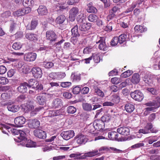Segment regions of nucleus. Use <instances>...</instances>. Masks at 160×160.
<instances>
[{
  "instance_id": "473e14b6",
  "label": "nucleus",
  "mask_w": 160,
  "mask_h": 160,
  "mask_svg": "<svg viewBox=\"0 0 160 160\" xmlns=\"http://www.w3.org/2000/svg\"><path fill=\"white\" fill-rule=\"evenodd\" d=\"M66 19L65 16L63 15H61L58 16L56 19V22L58 24L63 23Z\"/></svg>"
},
{
  "instance_id": "e2e57ef3",
  "label": "nucleus",
  "mask_w": 160,
  "mask_h": 160,
  "mask_svg": "<svg viewBox=\"0 0 160 160\" xmlns=\"http://www.w3.org/2000/svg\"><path fill=\"white\" fill-rule=\"evenodd\" d=\"M11 15V13L10 11H6L1 14V17L3 18H7Z\"/></svg>"
},
{
  "instance_id": "a878e982",
  "label": "nucleus",
  "mask_w": 160,
  "mask_h": 160,
  "mask_svg": "<svg viewBox=\"0 0 160 160\" xmlns=\"http://www.w3.org/2000/svg\"><path fill=\"white\" fill-rule=\"evenodd\" d=\"M125 109L128 113L132 112L135 109L133 105L131 103H127L125 106Z\"/></svg>"
},
{
  "instance_id": "0e129e2a",
  "label": "nucleus",
  "mask_w": 160,
  "mask_h": 160,
  "mask_svg": "<svg viewBox=\"0 0 160 160\" xmlns=\"http://www.w3.org/2000/svg\"><path fill=\"white\" fill-rule=\"evenodd\" d=\"M92 51V48L89 47H87L84 48L83 50V53L84 54H88L90 53Z\"/></svg>"
},
{
  "instance_id": "49530a36",
  "label": "nucleus",
  "mask_w": 160,
  "mask_h": 160,
  "mask_svg": "<svg viewBox=\"0 0 160 160\" xmlns=\"http://www.w3.org/2000/svg\"><path fill=\"white\" fill-rule=\"evenodd\" d=\"M26 98L25 95L22 94L18 96L16 99V101L18 102H22Z\"/></svg>"
},
{
  "instance_id": "f03ea898",
  "label": "nucleus",
  "mask_w": 160,
  "mask_h": 160,
  "mask_svg": "<svg viewBox=\"0 0 160 160\" xmlns=\"http://www.w3.org/2000/svg\"><path fill=\"white\" fill-rule=\"evenodd\" d=\"M159 130L156 127H153L152 123H148L143 129H140L138 131L139 133L147 134L150 133L157 132Z\"/></svg>"
},
{
  "instance_id": "dca6fc26",
  "label": "nucleus",
  "mask_w": 160,
  "mask_h": 160,
  "mask_svg": "<svg viewBox=\"0 0 160 160\" xmlns=\"http://www.w3.org/2000/svg\"><path fill=\"white\" fill-rule=\"evenodd\" d=\"M27 83L26 82H24L20 83L19 86L17 88V90L20 93H24L27 92Z\"/></svg>"
},
{
  "instance_id": "b1692460",
  "label": "nucleus",
  "mask_w": 160,
  "mask_h": 160,
  "mask_svg": "<svg viewBox=\"0 0 160 160\" xmlns=\"http://www.w3.org/2000/svg\"><path fill=\"white\" fill-rule=\"evenodd\" d=\"M32 72L33 76L36 78H40V68L39 67H34L32 69Z\"/></svg>"
},
{
  "instance_id": "58836bf2",
  "label": "nucleus",
  "mask_w": 160,
  "mask_h": 160,
  "mask_svg": "<svg viewBox=\"0 0 160 160\" xmlns=\"http://www.w3.org/2000/svg\"><path fill=\"white\" fill-rule=\"evenodd\" d=\"M23 12L22 8H21L16 11L14 12L13 13V15L15 17L22 16L24 15V13Z\"/></svg>"
},
{
  "instance_id": "f8f14e48",
  "label": "nucleus",
  "mask_w": 160,
  "mask_h": 160,
  "mask_svg": "<svg viewBox=\"0 0 160 160\" xmlns=\"http://www.w3.org/2000/svg\"><path fill=\"white\" fill-rule=\"evenodd\" d=\"M37 54L35 53L29 52L25 54L24 55L25 60L28 62L33 61L35 60Z\"/></svg>"
},
{
  "instance_id": "4be33fe9",
  "label": "nucleus",
  "mask_w": 160,
  "mask_h": 160,
  "mask_svg": "<svg viewBox=\"0 0 160 160\" xmlns=\"http://www.w3.org/2000/svg\"><path fill=\"white\" fill-rule=\"evenodd\" d=\"M38 23V21L36 20H32L31 24H28L26 27L27 29L33 30L37 26Z\"/></svg>"
},
{
  "instance_id": "a19ab883",
  "label": "nucleus",
  "mask_w": 160,
  "mask_h": 160,
  "mask_svg": "<svg viewBox=\"0 0 160 160\" xmlns=\"http://www.w3.org/2000/svg\"><path fill=\"white\" fill-rule=\"evenodd\" d=\"M64 3H58L56 5V8L58 10H62L65 9L66 8L64 6Z\"/></svg>"
},
{
  "instance_id": "6e6d98bb",
  "label": "nucleus",
  "mask_w": 160,
  "mask_h": 160,
  "mask_svg": "<svg viewBox=\"0 0 160 160\" xmlns=\"http://www.w3.org/2000/svg\"><path fill=\"white\" fill-rule=\"evenodd\" d=\"M113 24L112 22L109 23L104 28L105 30L107 31L110 32L112 29V27Z\"/></svg>"
},
{
  "instance_id": "72a5a7b5",
  "label": "nucleus",
  "mask_w": 160,
  "mask_h": 160,
  "mask_svg": "<svg viewBox=\"0 0 160 160\" xmlns=\"http://www.w3.org/2000/svg\"><path fill=\"white\" fill-rule=\"evenodd\" d=\"M111 119V116L109 114H106L103 115L101 118V120L105 124V123L108 122Z\"/></svg>"
},
{
  "instance_id": "774afa93",
  "label": "nucleus",
  "mask_w": 160,
  "mask_h": 160,
  "mask_svg": "<svg viewBox=\"0 0 160 160\" xmlns=\"http://www.w3.org/2000/svg\"><path fill=\"white\" fill-rule=\"evenodd\" d=\"M136 7V4L132 3L130 6V7L128 8L126 11L127 13L132 11L134 8Z\"/></svg>"
},
{
  "instance_id": "4468645a",
  "label": "nucleus",
  "mask_w": 160,
  "mask_h": 160,
  "mask_svg": "<svg viewBox=\"0 0 160 160\" xmlns=\"http://www.w3.org/2000/svg\"><path fill=\"white\" fill-rule=\"evenodd\" d=\"M40 124L39 121L36 119L30 120L28 122V127L31 128L39 127Z\"/></svg>"
},
{
  "instance_id": "423d86ee",
  "label": "nucleus",
  "mask_w": 160,
  "mask_h": 160,
  "mask_svg": "<svg viewBox=\"0 0 160 160\" xmlns=\"http://www.w3.org/2000/svg\"><path fill=\"white\" fill-rule=\"evenodd\" d=\"M82 19L79 22V30L81 32H86L91 27V23H89L83 22Z\"/></svg>"
},
{
  "instance_id": "a18cd8bd",
  "label": "nucleus",
  "mask_w": 160,
  "mask_h": 160,
  "mask_svg": "<svg viewBox=\"0 0 160 160\" xmlns=\"http://www.w3.org/2000/svg\"><path fill=\"white\" fill-rule=\"evenodd\" d=\"M48 12V10L46 7L44 6H41V15H46Z\"/></svg>"
},
{
  "instance_id": "69168bd1",
  "label": "nucleus",
  "mask_w": 160,
  "mask_h": 160,
  "mask_svg": "<svg viewBox=\"0 0 160 160\" xmlns=\"http://www.w3.org/2000/svg\"><path fill=\"white\" fill-rule=\"evenodd\" d=\"M110 149L112 150V152L114 153H119L124 152V151L122 150L113 147H110Z\"/></svg>"
},
{
  "instance_id": "338daca9",
  "label": "nucleus",
  "mask_w": 160,
  "mask_h": 160,
  "mask_svg": "<svg viewBox=\"0 0 160 160\" xmlns=\"http://www.w3.org/2000/svg\"><path fill=\"white\" fill-rule=\"evenodd\" d=\"M7 71L6 68L3 65L0 66V74H4Z\"/></svg>"
},
{
  "instance_id": "1a4fd4ad",
  "label": "nucleus",
  "mask_w": 160,
  "mask_h": 160,
  "mask_svg": "<svg viewBox=\"0 0 160 160\" xmlns=\"http://www.w3.org/2000/svg\"><path fill=\"white\" fill-rule=\"evenodd\" d=\"M46 37L47 39L51 42L55 41L57 38V36L52 30L48 31L46 33Z\"/></svg>"
},
{
  "instance_id": "c9c22d12",
  "label": "nucleus",
  "mask_w": 160,
  "mask_h": 160,
  "mask_svg": "<svg viewBox=\"0 0 160 160\" xmlns=\"http://www.w3.org/2000/svg\"><path fill=\"white\" fill-rule=\"evenodd\" d=\"M111 102L114 103H118L120 101V98L119 96L116 94H114L111 97Z\"/></svg>"
},
{
  "instance_id": "2eb2a0df",
  "label": "nucleus",
  "mask_w": 160,
  "mask_h": 160,
  "mask_svg": "<svg viewBox=\"0 0 160 160\" xmlns=\"http://www.w3.org/2000/svg\"><path fill=\"white\" fill-rule=\"evenodd\" d=\"M119 43L121 44L127 40H130V34L129 33L126 32L120 35L119 37H118Z\"/></svg>"
},
{
  "instance_id": "6ab92c4d",
  "label": "nucleus",
  "mask_w": 160,
  "mask_h": 160,
  "mask_svg": "<svg viewBox=\"0 0 160 160\" xmlns=\"http://www.w3.org/2000/svg\"><path fill=\"white\" fill-rule=\"evenodd\" d=\"M7 108L8 111L13 112H18L20 108L18 105L13 104H8Z\"/></svg>"
},
{
  "instance_id": "5fc2aeb1",
  "label": "nucleus",
  "mask_w": 160,
  "mask_h": 160,
  "mask_svg": "<svg viewBox=\"0 0 160 160\" xmlns=\"http://www.w3.org/2000/svg\"><path fill=\"white\" fill-rule=\"evenodd\" d=\"M12 48L15 50H19L21 48V45L19 42H15L12 46Z\"/></svg>"
},
{
  "instance_id": "cd10ccee",
  "label": "nucleus",
  "mask_w": 160,
  "mask_h": 160,
  "mask_svg": "<svg viewBox=\"0 0 160 160\" xmlns=\"http://www.w3.org/2000/svg\"><path fill=\"white\" fill-rule=\"evenodd\" d=\"M82 106L84 110L87 111H90L92 110V106L91 104L86 102L83 103Z\"/></svg>"
},
{
  "instance_id": "ddd939ff",
  "label": "nucleus",
  "mask_w": 160,
  "mask_h": 160,
  "mask_svg": "<svg viewBox=\"0 0 160 160\" xmlns=\"http://www.w3.org/2000/svg\"><path fill=\"white\" fill-rule=\"evenodd\" d=\"M78 10L77 8H72L70 11L69 18L71 21H74L75 19V17L77 14Z\"/></svg>"
},
{
  "instance_id": "20e7f679",
  "label": "nucleus",
  "mask_w": 160,
  "mask_h": 160,
  "mask_svg": "<svg viewBox=\"0 0 160 160\" xmlns=\"http://www.w3.org/2000/svg\"><path fill=\"white\" fill-rule=\"evenodd\" d=\"M131 97L136 101L140 102L143 98L142 93L139 90H135L131 93Z\"/></svg>"
},
{
  "instance_id": "680f3d73",
  "label": "nucleus",
  "mask_w": 160,
  "mask_h": 160,
  "mask_svg": "<svg viewBox=\"0 0 160 160\" xmlns=\"http://www.w3.org/2000/svg\"><path fill=\"white\" fill-rule=\"evenodd\" d=\"M78 36H72L71 38V42L74 44L75 45L78 41Z\"/></svg>"
},
{
  "instance_id": "603ef678",
  "label": "nucleus",
  "mask_w": 160,
  "mask_h": 160,
  "mask_svg": "<svg viewBox=\"0 0 160 160\" xmlns=\"http://www.w3.org/2000/svg\"><path fill=\"white\" fill-rule=\"evenodd\" d=\"M43 65L46 68H49L53 66V63L51 62H44Z\"/></svg>"
},
{
  "instance_id": "c85d7f7f",
  "label": "nucleus",
  "mask_w": 160,
  "mask_h": 160,
  "mask_svg": "<svg viewBox=\"0 0 160 160\" xmlns=\"http://www.w3.org/2000/svg\"><path fill=\"white\" fill-rule=\"evenodd\" d=\"M134 30L136 32H142L147 30V28H143L142 26L139 25H136L134 28Z\"/></svg>"
},
{
  "instance_id": "9b49d317",
  "label": "nucleus",
  "mask_w": 160,
  "mask_h": 160,
  "mask_svg": "<svg viewBox=\"0 0 160 160\" xmlns=\"http://www.w3.org/2000/svg\"><path fill=\"white\" fill-rule=\"evenodd\" d=\"M26 122L25 118L23 116H19L16 118L14 120L15 126L17 127H21Z\"/></svg>"
},
{
  "instance_id": "3c124183",
  "label": "nucleus",
  "mask_w": 160,
  "mask_h": 160,
  "mask_svg": "<svg viewBox=\"0 0 160 160\" xmlns=\"http://www.w3.org/2000/svg\"><path fill=\"white\" fill-rule=\"evenodd\" d=\"M81 90L80 86H77L73 88L72 91L73 93L75 94H78Z\"/></svg>"
},
{
  "instance_id": "9d476101",
  "label": "nucleus",
  "mask_w": 160,
  "mask_h": 160,
  "mask_svg": "<svg viewBox=\"0 0 160 160\" xmlns=\"http://www.w3.org/2000/svg\"><path fill=\"white\" fill-rule=\"evenodd\" d=\"M146 105L147 106H154L157 108L160 107V98L157 97L152 102H150L146 103Z\"/></svg>"
},
{
  "instance_id": "bf43d9fd",
  "label": "nucleus",
  "mask_w": 160,
  "mask_h": 160,
  "mask_svg": "<svg viewBox=\"0 0 160 160\" xmlns=\"http://www.w3.org/2000/svg\"><path fill=\"white\" fill-rule=\"evenodd\" d=\"M16 26V23L14 21H12L11 22L10 25V32H12L15 29Z\"/></svg>"
},
{
  "instance_id": "a211bd4d",
  "label": "nucleus",
  "mask_w": 160,
  "mask_h": 160,
  "mask_svg": "<svg viewBox=\"0 0 160 160\" xmlns=\"http://www.w3.org/2000/svg\"><path fill=\"white\" fill-rule=\"evenodd\" d=\"M62 105V101L59 98H56L53 101L52 106L54 108H60Z\"/></svg>"
},
{
  "instance_id": "4d7b16f0",
  "label": "nucleus",
  "mask_w": 160,
  "mask_h": 160,
  "mask_svg": "<svg viewBox=\"0 0 160 160\" xmlns=\"http://www.w3.org/2000/svg\"><path fill=\"white\" fill-rule=\"evenodd\" d=\"M8 82V79L4 77H0V84H5Z\"/></svg>"
},
{
  "instance_id": "7c9ffc66",
  "label": "nucleus",
  "mask_w": 160,
  "mask_h": 160,
  "mask_svg": "<svg viewBox=\"0 0 160 160\" xmlns=\"http://www.w3.org/2000/svg\"><path fill=\"white\" fill-rule=\"evenodd\" d=\"M78 27L77 25H75L71 29L72 35V36H79L80 34L78 32Z\"/></svg>"
},
{
  "instance_id": "864d4df0",
  "label": "nucleus",
  "mask_w": 160,
  "mask_h": 160,
  "mask_svg": "<svg viewBox=\"0 0 160 160\" xmlns=\"http://www.w3.org/2000/svg\"><path fill=\"white\" fill-rule=\"evenodd\" d=\"M87 11L89 13H95L97 12V9L93 6H91L88 7Z\"/></svg>"
},
{
  "instance_id": "09e8293b",
  "label": "nucleus",
  "mask_w": 160,
  "mask_h": 160,
  "mask_svg": "<svg viewBox=\"0 0 160 160\" xmlns=\"http://www.w3.org/2000/svg\"><path fill=\"white\" fill-rule=\"evenodd\" d=\"M57 77L56 79H60L64 78L66 76V74L64 72H57Z\"/></svg>"
},
{
  "instance_id": "412c9836",
  "label": "nucleus",
  "mask_w": 160,
  "mask_h": 160,
  "mask_svg": "<svg viewBox=\"0 0 160 160\" xmlns=\"http://www.w3.org/2000/svg\"><path fill=\"white\" fill-rule=\"evenodd\" d=\"M98 151L95 150L91 152H89L84 154L83 155H82L79 157L80 159H84L87 157H92L94 156L97 154Z\"/></svg>"
},
{
  "instance_id": "052dcab7",
  "label": "nucleus",
  "mask_w": 160,
  "mask_h": 160,
  "mask_svg": "<svg viewBox=\"0 0 160 160\" xmlns=\"http://www.w3.org/2000/svg\"><path fill=\"white\" fill-rule=\"evenodd\" d=\"M35 81V80H34L33 79H31L28 81L27 83V87L28 88H30L31 87L34 85V82Z\"/></svg>"
},
{
  "instance_id": "8fccbe9b",
  "label": "nucleus",
  "mask_w": 160,
  "mask_h": 160,
  "mask_svg": "<svg viewBox=\"0 0 160 160\" xmlns=\"http://www.w3.org/2000/svg\"><path fill=\"white\" fill-rule=\"evenodd\" d=\"M11 87L10 86H2L0 87V91L6 92L10 90Z\"/></svg>"
},
{
  "instance_id": "ea45409f",
  "label": "nucleus",
  "mask_w": 160,
  "mask_h": 160,
  "mask_svg": "<svg viewBox=\"0 0 160 160\" xmlns=\"http://www.w3.org/2000/svg\"><path fill=\"white\" fill-rule=\"evenodd\" d=\"M76 111V109L74 107L72 106H68L67 108V112L69 114H73Z\"/></svg>"
},
{
  "instance_id": "f257e3e1",
  "label": "nucleus",
  "mask_w": 160,
  "mask_h": 160,
  "mask_svg": "<svg viewBox=\"0 0 160 160\" xmlns=\"http://www.w3.org/2000/svg\"><path fill=\"white\" fill-rule=\"evenodd\" d=\"M10 131L14 135H19L17 137L18 139V140H17L16 139H14L15 141L20 142L21 141H27V138L26 137V133L29 132V130L28 129L26 128L22 130H20L16 128H12L11 129Z\"/></svg>"
},
{
  "instance_id": "5701e85b",
  "label": "nucleus",
  "mask_w": 160,
  "mask_h": 160,
  "mask_svg": "<svg viewBox=\"0 0 160 160\" xmlns=\"http://www.w3.org/2000/svg\"><path fill=\"white\" fill-rule=\"evenodd\" d=\"M118 134L116 132L112 131L108 133V137L110 140H116L118 141L119 139L118 138Z\"/></svg>"
},
{
  "instance_id": "6e6552de",
  "label": "nucleus",
  "mask_w": 160,
  "mask_h": 160,
  "mask_svg": "<svg viewBox=\"0 0 160 160\" xmlns=\"http://www.w3.org/2000/svg\"><path fill=\"white\" fill-rule=\"evenodd\" d=\"M75 133L73 130L62 132L61 136L65 140H68L74 136Z\"/></svg>"
},
{
  "instance_id": "7ed1b4c3",
  "label": "nucleus",
  "mask_w": 160,
  "mask_h": 160,
  "mask_svg": "<svg viewBox=\"0 0 160 160\" xmlns=\"http://www.w3.org/2000/svg\"><path fill=\"white\" fill-rule=\"evenodd\" d=\"M120 8L118 6L113 7L109 10V14L107 17V20L109 21L110 20L114 18L116 15V13L120 12Z\"/></svg>"
},
{
  "instance_id": "de8ad7c7",
  "label": "nucleus",
  "mask_w": 160,
  "mask_h": 160,
  "mask_svg": "<svg viewBox=\"0 0 160 160\" xmlns=\"http://www.w3.org/2000/svg\"><path fill=\"white\" fill-rule=\"evenodd\" d=\"M111 81L113 84H117L121 82L122 81L120 78L117 77H114L111 79Z\"/></svg>"
},
{
  "instance_id": "39448f33",
  "label": "nucleus",
  "mask_w": 160,
  "mask_h": 160,
  "mask_svg": "<svg viewBox=\"0 0 160 160\" xmlns=\"http://www.w3.org/2000/svg\"><path fill=\"white\" fill-rule=\"evenodd\" d=\"M96 43L98 44V47L99 49L103 51H105L107 50L108 47L106 44L104 37H99L98 40L96 42Z\"/></svg>"
},
{
  "instance_id": "f704fd0d",
  "label": "nucleus",
  "mask_w": 160,
  "mask_h": 160,
  "mask_svg": "<svg viewBox=\"0 0 160 160\" xmlns=\"http://www.w3.org/2000/svg\"><path fill=\"white\" fill-rule=\"evenodd\" d=\"M34 108L33 106L30 102L27 103L26 105H25L24 108V110L25 112H28L32 110Z\"/></svg>"
},
{
  "instance_id": "0eeeda50",
  "label": "nucleus",
  "mask_w": 160,
  "mask_h": 160,
  "mask_svg": "<svg viewBox=\"0 0 160 160\" xmlns=\"http://www.w3.org/2000/svg\"><path fill=\"white\" fill-rule=\"evenodd\" d=\"M105 124L101 120H96L93 123L92 128L98 131L102 129L104 127Z\"/></svg>"
},
{
  "instance_id": "c756f323",
  "label": "nucleus",
  "mask_w": 160,
  "mask_h": 160,
  "mask_svg": "<svg viewBox=\"0 0 160 160\" xmlns=\"http://www.w3.org/2000/svg\"><path fill=\"white\" fill-rule=\"evenodd\" d=\"M26 37L28 39L30 40H37V38L36 35L33 33H27L26 35Z\"/></svg>"
},
{
  "instance_id": "2f4dec72",
  "label": "nucleus",
  "mask_w": 160,
  "mask_h": 160,
  "mask_svg": "<svg viewBox=\"0 0 160 160\" xmlns=\"http://www.w3.org/2000/svg\"><path fill=\"white\" fill-rule=\"evenodd\" d=\"M0 125L1 127H0V128L2 132L4 134H8V133L6 131L9 132V131L8 130L10 129V128L4 124H1Z\"/></svg>"
},
{
  "instance_id": "4c0bfd02",
  "label": "nucleus",
  "mask_w": 160,
  "mask_h": 160,
  "mask_svg": "<svg viewBox=\"0 0 160 160\" xmlns=\"http://www.w3.org/2000/svg\"><path fill=\"white\" fill-rule=\"evenodd\" d=\"M92 57L95 62L98 63L100 62L101 59L98 54L97 53H93L92 54Z\"/></svg>"
},
{
  "instance_id": "13d9d810",
  "label": "nucleus",
  "mask_w": 160,
  "mask_h": 160,
  "mask_svg": "<svg viewBox=\"0 0 160 160\" xmlns=\"http://www.w3.org/2000/svg\"><path fill=\"white\" fill-rule=\"evenodd\" d=\"M119 42L118 37H114L111 42V45L112 46H115Z\"/></svg>"
},
{
  "instance_id": "e433bc0d",
  "label": "nucleus",
  "mask_w": 160,
  "mask_h": 160,
  "mask_svg": "<svg viewBox=\"0 0 160 160\" xmlns=\"http://www.w3.org/2000/svg\"><path fill=\"white\" fill-rule=\"evenodd\" d=\"M88 20L92 22H96L98 19V17L95 14H91L88 17Z\"/></svg>"
},
{
  "instance_id": "f3484780",
  "label": "nucleus",
  "mask_w": 160,
  "mask_h": 160,
  "mask_svg": "<svg viewBox=\"0 0 160 160\" xmlns=\"http://www.w3.org/2000/svg\"><path fill=\"white\" fill-rule=\"evenodd\" d=\"M117 131L121 134L123 135H128L129 134V129L125 127H121L117 129Z\"/></svg>"
},
{
  "instance_id": "aec40b11",
  "label": "nucleus",
  "mask_w": 160,
  "mask_h": 160,
  "mask_svg": "<svg viewBox=\"0 0 160 160\" xmlns=\"http://www.w3.org/2000/svg\"><path fill=\"white\" fill-rule=\"evenodd\" d=\"M77 142L78 144H85L87 141L86 137L82 134L78 135L76 137Z\"/></svg>"
},
{
  "instance_id": "37998d69",
  "label": "nucleus",
  "mask_w": 160,
  "mask_h": 160,
  "mask_svg": "<svg viewBox=\"0 0 160 160\" xmlns=\"http://www.w3.org/2000/svg\"><path fill=\"white\" fill-rule=\"evenodd\" d=\"M25 142H27L26 144V146L27 147H35V143L32 141L30 140H28L27 141H24Z\"/></svg>"
},
{
  "instance_id": "c03bdc74",
  "label": "nucleus",
  "mask_w": 160,
  "mask_h": 160,
  "mask_svg": "<svg viewBox=\"0 0 160 160\" xmlns=\"http://www.w3.org/2000/svg\"><path fill=\"white\" fill-rule=\"evenodd\" d=\"M132 73V71L130 70H128L124 72L121 75V77L123 78H126L130 76Z\"/></svg>"
},
{
  "instance_id": "bb28decb",
  "label": "nucleus",
  "mask_w": 160,
  "mask_h": 160,
  "mask_svg": "<svg viewBox=\"0 0 160 160\" xmlns=\"http://www.w3.org/2000/svg\"><path fill=\"white\" fill-rule=\"evenodd\" d=\"M93 88L94 89V92L96 95L101 97H104V94L103 92L99 89L96 86H93Z\"/></svg>"
},
{
  "instance_id": "79ce46f5",
  "label": "nucleus",
  "mask_w": 160,
  "mask_h": 160,
  "mask_svg": "<svg viewBox=\"0 0 160 160\" xmlns=\"http://www.w3.org/2000/svg\"><path fill=\"white\" fill-rule=\"evenodd\" d=\"M33 2L32 0H23V4L25 7L30 6L32 5Z\"/></svg>"
},
{
  "instance_id": "393cba45",
  "label": "nucleus",
  "mask_w": 160,
  "mask_h": 160,
  "mask_svg": "<svg viewBox=\"0 0 160 160\" xmlns=\"http://www.w3.org/2000/svg\"><path fill=\"white\" fill-rule=\"evenodd\" d=\"M140 80L139 75L138 73H134L132 75L131 80L132 82L134 84L138 83L140 81Z\"/></svg>"
}]
</instances>
